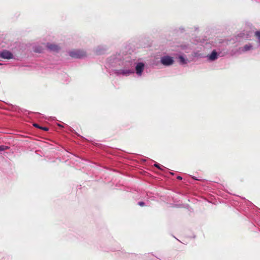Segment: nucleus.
Masks as SVG:
<instances>
[{"mask_svg":"<svg viewBox=\"0 0 260 260\" xmlns=\"http://www.w3.org/2000/svg\"><path fill=\"white\" fill-rule=\"evenodd\" d=\"M139 205L140 206H144L145 205V203L143 202H140L138 203Z\"/></svg>","mask_w":260,"mask_h":260,"instance_id":"nucleus-12","label":"nucleus"},{"mask_svg":"<svg viewBox=\"0 0 260 260\" xmlns=\"http://www.w3.org/2000/svg\"><path fill=\"white\" fill-rule=\"evenodd\" d=\"M179 59L180 62H181L182 63H183V64L186 63V62L185 59L182 56H180L179 57Z\"/></svg>","mask_w":260,"mask_h":260,"instance_id":"nucleus-9","label":"nucleus"},{"mask_svg":"<svg viewBox=\"0 0 260 260\" xmlns=\"http://www.w3.org/2000/svg\"><path fill=\"white\" fill-rule=\"evenodd\" d=\"M177 178L178 180H181V179H182V177H180V176H178V177H177Z\"/></svg>","mask_w":260,"mask_h":260,"instance_id":"nucleus-16","label":"nucleus"},{"mask_svg":"<svg viewBox=\"0 0 260 260\" xmlns=\"http://www.w3.org/2000/svg\"><path fill=\"white\" fill-rule=\"evenodd\" d=\"M217 53L215 51H213L211 54L209 55V59L211 60H215L217 58Z\"/></svg>","mask_w":260,"mask_h":260,"instance_id":"nucleus-6","label":"nucleus"},{"mask_svg":"<svg viewBox=\"0 0 260 260\" xmlns=\"http://www.w3.org/2000/svg\"><path fill=\"white\" fill-rule=\"evenodd\" d=\"M47 47L49 50L56 52L58 51L60 49L58 46L50 43H48Z\"/></svg>","mask_w":260,"mask_h":260,"instance_id":"nucleus-5","label":"nucleus"},{"mask_svg":"<svg viewBox=\"0 0 260 260\" xmlns=\"http://www.w3.org/2000/svg\"><path fill=\"white\" fill-rule=\"evenodd\" d=\"M33 125L35 127H37V128H40V126L37 123H34L33 124Z\"/></svg>","mask_w":260,"mask_h":260,"instance_id":"nucleus-14","label":"nucleus"},{"mask_svg":"<svg viewBox=\"0 0 260 260\" xmlns=\"http://www.w3.org/2000/svg\"><path fill=\"white\" fill-rule=\"evenodd\" d=\"M9 148V147L4 146V145H1L0 146V152L3 151L5 150H6Z\"/></svg>","mask_w":260,"mask_h":260,"instance_id":"nucleus-8","label":"nucleus"},{"mask_svg":"<svg viewBox=\"0 0 260 260\" xmlns=\"http://www.w3.org/2000/svg\"><path fill=\"white\" fill-rule=\"evenodd\" d=\"M251 48H252V46L251 45H245L243 47L242 50L243 51H246L250 50L251 49Z\"/></svg>","mask_w":260,"mask_h":260,"instance_id":"nucleus-7","label":"nucleus"},{"mask_svg":"<svg viewBox=\"0 0 260 260\" xmlns=\"http://www.w3.org/2000/svg\"><path fill=\"white\" fill-rule=\"evenodd\" d=\"M40 129H41L44 131H48V128L47 127H42V126H40Z\"/></svg>","mask_w":260,"mask_h":260,"instance_id":"nucleus-11","label":"nucleus"},{"mask_svg":"<svg viewBox=\"0 0 260 260\" xmlns=\"http://www.w3.org/2000/svg\"><path fill=\"white\" fill-rule=\"evenodd\" d=\"M133 73V72H131L130 71H127L126 72H123V74H129V73Z\"/></svg>","mask_w":260,"mask_h":260,"instance_id":"nucleus-13","label":"nucleus"},{"mask_svg":"<svg viewBox=\"0 0 260 260\" xmlns=\"http://www.w3.org/2000/svg\"><path fill=\"white\" fill-rule=\"evenodd\" d=\"M161 62L162 64L165 66H170L173 63L174 60L172 57L166 56L161 58Z\"/></svg>","mask_w":260,"mask_h":260,"instance_id":"nucleus-2","label":"nucleus"},{"mask_svg":"<svg viewBox=\"0 0 260 260\" xmlns=\"http://www.w3.org/2000/svg\"><path fill=\"white\" fill-rule=\"evenodd\" d=\"M144 68V64L142 62L137 64L136 67V73L139 75H141Z\"/></svg>","mask_w":260,"mask_h":260,"instance_id":"nucleus-4","label":"nucleus"},{"mask_svg":"<svg viewBox=\"0 0 260 260\" xmlns=\"http://www.w3.org/2000/svg\"><path fill=\"white\" fill-rule=\"evenodd\" d=\"M0 56L3 58L9 59L12 58L13 55L10 51L8 50H4L1 53Z\"/></svg>","mask_w":260,"mask_h":260,"instance_id":"nucleus-3","label":"nucleus"},{"mask_svg":"<svg viewBox=\"0 0 260 260\" xmlns=\"http://www.w3.org/2000/svg\"><path fill=\"white\" fill-rule=\"evenodd\" d=\"M154 166H155V167H157V168L160 169V168H159V165H158V164H155V165H154Z\"/></svg>","mask_w":260,"mask_h":260,"instance_id":"nucleus-15","label":"nucleus"},{"mask_svg":"<svg viewBox=\"0 0 260 260\" xmlns=\"http://www.w3.org/2000/svg\"><path fill=\"white\" fill-rule=\"evenodd\" d=\"M70 55L76 58H81L86 56V52L82 50H75L70 52Z\"/></svg>","mask_w":260,"mask_h":260,"instance_id":"nucleus-1","label":"nucleus"},{"mask_svg":"<svg viewBox=\"0 0 260 260\" xmlns=\"http://www.w3.org/2000/svg\"><path fill=\"white\" fill-rule=\"evenodd\" d=\"M255 35L259 40H260V31H256Z\"/></svg>","mask_w":260,"mask_h":260,"instance_id":"nucleus-10","label":"nucleus"}]
</instances>
